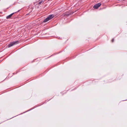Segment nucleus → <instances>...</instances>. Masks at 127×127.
I'll return each instance as SVG.
<instances>
[{"mask_svg":"<svg viewBox=\"0 0 127 127\" xmlns=\"http://www.w3.org/2000/svg\"><path fill=\"white\" fill-rule=\"evenodd\" d=\"M53 17V16L52 15H50L48 16V17L45 20H44L43 21V22L44 23L48 21H49V20H51Z\"/></svg>","mask_w":127,"mask_h":127,"instance_id":"obj_1","label":"nucleus"},{"mask_svg":"<svg viewBox=\"0 0 127 127\" xmlns=\"http://www.w3.org/2000/svg\"><path fill=\"white\" fill-rule=\"evenodd\" d=\"M18 43V41L13 42L10 43L8 45V47H10L13 45L17 44Z\"/></svg>","mask_w":127,"mask_h":127,"instance_id":"obj_2","label":"nucleus"},{"mask_svg":"<svg viewBox=\"0 0 127 127\" xmlns=\"http://www.w3.org/2000/svg\"><path fill=\"white\" fill-rule=\"evenodd\" d=\"M101 5V4L100 3H98L94 5V8L97 9Z\"/></svg>","mask_w":127,"mask_h":127,"instance_id":"obj_3","label":"nucleus"},{"mask_svg":"<svg viewBox=\"0 0 127 127\" xmlns=\"http://www.w3.org/2000/svg\"><path fill=\"white\" fill-rule=\"evenodd\" d=\"M15 13H13L12 14H10V15L8 16H7L6 17V18L7 19H9V18H11V16L14 14Z\"/></svg>","mask_w":127,"mask_h":127,"instance_id":"obj_4","label":"nucleus"},{"mask_svg":"<svg viewBox=\"0 0 127 127\" xmlns=\"http://www.w3.org/2000/svg\"><path fill=\"white\" fill-rule=\"evenodd\" d=\"M43 2V1L42 0L40 1L38 3V4H41Z\"/></svg>","mask_w":127,"mask_h":127,"instance_id":"obj_5","label":"nucleus"},{"mask_svg":"<svg viewBox=\"0 0 127 127\" xmlns=\"http://www.w3.org/2000/svg\"><path fill=\"white\" fill-rule=\"evenodd\" d=\"M114 41V39H112V42H113Z\"/></svg>","mask_w":127,"mask_h":127,"instance_id":"obj_6","label":"nucleus"}]
</instances>
